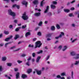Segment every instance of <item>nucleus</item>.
Wrapping results in <instances>:
<instances>
[{
	"instance_id": "f257e3e1",
	"label": "nucleus",
	"mask_w": 79,
	"mask_h": 79,
	"mask_svg": "<svg viewBox=\"0 0 79 79\" xmlns=\"http://www.w3.org/2000/svg\"><path fill=\"white\" fill-rule=\"evenodd\" d=\"M42 45V44L41 43V42L40 41L37 42L35 43V48H40L41 47V46Z\"/></svg>"
},
{
	"instance_id": "f03ea898",
	"label": "nucleus",
	"mask_w": 79,
	"mask_h": 79,
	"mask_svg": "<svg viewBox=\"0 0 79 79\" xmlns=\"http://www.w3.org/2000/svg\"><path fill=\"white\" fill-rule=\"evenodd\" d=\"M8 13L9 14V15L13 16V18H15V16H16V14L15 12H13L11 9H9L8 10Z\"/></svg>"
},
{
	"instance_id": "7ed1b4c3",
	"label": "nucleus",
	"mask_w": 79,
	"mask_h": 79,
	"mask_svg": "<svg viewBox=\"0 0 79 79\" xmlns=\"http://www.w3.org/2000/svg\"><path fill=\"white\" fill-rule=\"evenodd\" d=\"M71 55L72 56H74L75 55L77 56L76 57H75L74 58L75 59H79V54H76V53L74 52H71L70 53Z\"/></svg>"
},
{
	"instance_id": "20e7f679",
	"label": "nucleus",
	"mask_w": 79,
	"mask_h": 79,
	"mask_svg": "<svg viewBox=\"0 0 79 79\" xmlns=\"http://www.w3.org/2000/svg\"><path fill=\"white\" fill-rule=\"evenodd\" d=\"M22 18L24 19V20H27L28 19V16L26 15V13L25 12L23 15Z\"/></svg>"
},
{
	"instance_id": "39448f33",
	"label": "nucleus",
	"mask_w": 79,
	"mask_h": 79,
	"mask_svg": "<svg viewBox=\"0 0 79 79\" xmlns=\"http://www.w3.org/2000/svg\"><path fill=\"white\" fill-rule=\"evenodd\" d=\"M35 71H36L37 74H38V75H40V74H41V73H42V72L41 70H38L37 69H35Z\"/></svg>"
},
{
	"instance_id": "423d86ee",
	"label": "nucleus",
	"mask_w": 79,
	"mask_h": 79,
	"mask_svg": "<svg viewBox=\"0 0 79 79\" xmlns=\"http://www.w3.org/2000/svg\"><path fill=\"white\" fill-rule=\"evenodd\" d=\"M12 37H13V36L10 35L9 38H6L5 40V41L6 42H8V41H9L10 39H12Z\"/></svg>"
},
{
	"instance_id": "0eeeda50",
	"label": "nucleus",
	"mask_w": 79,
	"mask_h": 79,
	"mask_svg": "<svg viewBox=\"0 0 79 79\" xmlns=\"http://www.w3.org/2000/svg\"><path fill=\"white\" fill-rule=\"evenodd\" d=\"M26 1H23L22 2V4L23 5L25 6L26 7H27V4H28V2H26Z\"/></svg>"
},
{
	"instance_id": "6e6552de",
	"label": "nucleus",
	"mask_w": 79,
	"mask_h": 79,
	"mask_svg": "<svg viewBox=\"0 0 79 79\" xmlns=\"http://www.w3.org/2000/svg\"><path fill=\"white\" fill-rule=\"evenodd\" d=\"M32 69L30 68L27 69V73L28 74H30L31 73H32Z\"/></svg>"
},
{
	"instance_id": "1a4fd4ad",
	"label": "nucleus",
	"mask_w": 79,
	"mask_h": 79,
	"mask_svg": "<svg viewBox=\"0 0 79 79\" xmlns=\"http://www.w3.org/2000/svg\"><path fill=\"white\" fill-rule=\"evenodd\" d=\"M40 15H41V13L40 12L37 13L35 14V16H37V17L40 16Z\"/></svg>"
},
{
	"instance_id": "9d476101",
	"label": "nucleus",
	"mask_w": 79,
	"mask_h": 79,
	"mask_svg": "<svg viewBox=\"0 0 79 79\" xmlns=\"http://www.w3.org/2000/svg\"><path fill=\"white\" fill-rule=\"evenodd\" d=\"M27 76L26 74H23L22 75V78H23V79H25V78H27Z\"/></svg>"
},
{
	"instance_id": "9b49d317",
	"label": "nucleus",
	"mask_w": 79,
	"mask_h": 79,
	"mask_svg": "<svg viewBox=\"0 0 79 79\" xmlns=\"http://www.w3.org/2000/svg\"><path fill=\"white\" fill-rule=\"evenodd\" d=\"M33 3L34 5H38V0H35L33 1Z\"/></svg>"
},
{
	"instance_id": "f8f14e48",
	"label": "nucleus",
	"mask_w": 79,
	"mask_h": 79,
	"mask_svg": "<svg viewBox=\"0 0 79 79\" xmlns=\"http://www.w3.org/2000/svg\"><path fill=\"white\" fill-rule=\"evenodd\" d=\"M49 9V6H47L46 7V9L44 12V13H47L48 12Z\"/></svg>"
},
{
	"instance_id": "ddd939ff",
	"label": "nucleus",
	"mask_w": 79,
	"mask_h": 79,
	"mask_svg": "<svg viewBox=\"0 0 79 79\" xmlns=\"http://www.w3.org/2000/svg\"><path fill=\"white\" fill-rule=\"evenodd\" d=\"M16 79L19 78V73L17 72L16 75Z\"/></svg>"
},
{
	"instance_id": "4468645a",
	"label": "nucleus",
	"mask_w": 79,
	"mask_h": 79,
	"mask_svg": "<svg viewBox=\"0 0 79 79\" xmlns=\"http://www.w3.org/2000/svg\"><path fill=\"white\" fill-rule=\"evenodd\" d=\"M40 58H41V57L40 56H38L36 59V62L37 63H39V60H40Z\"/></svg>"
},
{
	"instance_id": "2eb2a0df",
	"label": "nucleus",
	"mask_w": 79,
	"mask_h": 79,
	"mask_svg": "<svg viewBox=\"0 0 79 79\" xmlns=\"http://www.w3.org/2000/svg\"><path fill=\"white\" fill-rule=\"evenodd\" d=\"M52 33H49L46 35V37H50L52 35Z\"/></svg>"
},
{
	"instance_id": "dca6fc26",
	"label": "nucleus",
	"mask_w": 79,
	"mask_h": 79,
	"mask_svg": "<svg viewBox=\"0 0 79 79\" xmlns=\"http://www.w3.org/2000/svg\"><path fill=\"white\" fill-rule=\"evenodd\" d=\"M19 35H15V37H14V39L15 40H16L18 39V38H19Z\"/></svg>"
},
{
	"instance_id": "f3484780",
	"label": "nucleus",
	"mask_w": 79,
	"mask_h": 79,
	"mask_svg": "<svg viewBox=\"0 0 79 79\" xmlns=\"http://www.w3.org/2000/svg\"><path fill=\"white\" fill-rule=\"evenodd\" d=\"M29 35H31V32H27L25 34L26 37H27Z\"/></svg>"
},
{
	"instance_id": "a211bd4d",
	"label": "nucleus",
	"mask_w": 79,
	"mask_h": 79,
	"mask_svg": "<svg viewBox=\"0 0 79 79\" xmlns=\"http://www.w3.org/2000/svg\"><path fill=\"white\" fill-rule=\"evenodd\" d=\"M44 0H43L40 3V6H44Z\"/></svg>"
},
{
	"instance_id": "6ab92c4d",
	"label": "nucleus",
	"mask_w": 79,
	"mask_h": 79,
	"mask_svg": "<svg viewBox=\"0 0 79 79\" xmlns=\"http://www.w3.org/2000/svg\"><path fill=\"white\" fill-rule=\"evenodd\" d=\"M4 34H6V35H8V34H9V31H4Z\"/></svg>"
},
{
	"instance_id": "aec40b11",
	"label": "nucleus",
	"mask_w": 79,
	"mask_h": 79,
	"mask_svg": "<svg viewBox=\"0 0 79 79\" xmlns=\"http://www.w3.org/2000/svg\"><path fill=\"white\" fill-rule=\"evenodd\" d=\"M21 29V27H19L15 29V31L16 32H18V31H19V29Z\"/></svg>"
},
{
	"instance_id": "412c9836",
	"label": "nucleus",
	"mask_w": 79,
	"mask_h": 79,
	"mask_svg": "<svg viewBox=\"0 0 79 79\" xmlns=\"http://www.w3.org/2000/svg\"><path fill=\"white\" fill-rule=\"evenodd\" d=\"M51 7L52 9H54V8H55V5L52 4L51 5Z\"/></svg>"
},
{
	"instance_id": "4be33fe9",
	"label": "nucleus",
	"mask_w": 79,
	"mask_h": 79,
	"mask_svg": "<svg viewBox=\"0 0 79 79\" xmlns=\"http://www.w3.org/2000/svg\"><path fill=\"white\" fill-rule=\"evenodd\" d=\"M11 43H12V42H10L8 43H6L5 44V47L6 48L7 47V45H8V44H11Z\"/></svg>"
},
{
	"instance_id": "5701e85b",
	"label": "nucleus",
	"mask_w": 79,
	"mask_h": 79,
	"mask_svg": "<svg viewBox=\"0 0 79 79\" xmlns=\"http://www.w3.org/2000/svg\"><path fill=\"white\" fill-rule=\"evenodd\" d=\"M64 12H65L66 13H68L69 11V10L68 9H64Z\"/></svg>"
},
{
	"instance_id": "b1692460",
	"label": "nucleus",
	"mask_w": 79,
	"mask_h": 79,
	"mask_svg": "<svg viewBox=\"0 0 79 79\" xmlns=\"http://www.w3.org/2000/svg\"><path fill=\"white\" fill-rule=\"evenodd\" d=\"M56 27L58 29H60V25L58 24L56 25Z\"/></svg>"
},
{
	"instance_id": "393cba45",
	"label": "nucleus",
	"mask_w": 79,
	"mask_h": 79,
	"mask_svg": "<svg viewBox=\"0 0 79 79\" xmlns=\"http://www.w3.org/2000/svg\"><path fill=\"white\" fill-rule=\"evenodd\" d=\"M51 29L52 31H54L55 29V27L54 26H52L51 27Z\"/></svg>"
},
{
	"instance_id": "a878e982",
	"label": "nucleus",
	"mask_w": 79,
	"mask_h": 79,
	"mask_svg": "<svg viewBox=\"0 0 79 79\" xmlns=\"http://www.w3.org/2000/svg\"><path fill=\"white\" fill-rule=\"evenodd\" d=\"M64 48L63 49V51L64 52V51H65L67 49V46H65L64 47Z\"/></svg>"
},
{
	"instance_id": "bb28decb",
	"label": "nucleus",
	"mask_w": 79,
	"mask_h": 79,
	"mask_svg": "<svg viewBox=\"0 0 79 79\" xmlns=\"http://www.w3.org/2000/svg\"><path fill=\"white\" fill-rule=\"evenodd\" d=\"M6 58L5 57H3L2 58V60L3 61H6Z\"/></svg>"
},
{
	"instance_id": "cd10ccee",
	"label": "nucleus",
	"mask_w": 79,
	"mask_h": 79,
	"mask_svg": "<svg viewBox=\"0 0 79 79\" xmlns=\"http://www.w3.org/2000/svg\"><path fill=\"white\" fill-rule=\"evenodd\" d=\"M43 52V51L40 50L39 52H37V54H40V53H42Z\"/></svg>"
},
{
	"instance_id": "c85d7f7f",
	"label": "nucleus",
	"mask_w": 79,
	"mask_h": 79,
	"mask_svg": "<svg viewBox=\"0 0 79 79\" xmlns=\"http://www.w3.org/2000/svg\"><path fill=\"white\" fill-rule=\"evenodd\" d=\"M26 64L27 66H30V64H29V61H28V62L26 63Z\"/></svg>"
},
{
	"instance_id": "c756f323",
	"label": "nucleus",
	"mask_w": 79,
	"mask_h": 79,
	"mask_svg": "<svg viewBox=\"0 0 79 79\" xmlns=\"http://www.w3.org/2000/svg\"><path fill=\"white\" fill-rule=\"evenodd\" d=\"M42 21H40V22L39 24H38L39 26H42Z\"/></svg>"
},
{
	"instance_id": "7c9ffc66",
	"label": "nucleus",
	"mask_w": 79,
	"mask_h": 79,
	"mask_svg": "<svg viewBox=\"0 0 79 79\" xmlns=\"http://www.w3.org/2000/svg\"><path fill=\"white\" fill-rule=\"evenodd\" d=\"M53 4H54V5H56L57 4V2L56 1H53L52 2Z\"/></svg>"
},
{
	"instance_id": "2f4dec72",
	"label": "nucleus",
	"mask_w": 79,
	"mask_h": 79,
	"mask_svg": "<svg viewBox=\"0 0 79 79\" xmlns=\"http://www.w3.org/2000/svg\"><path fill=\"white\" fill-rule=\"evenodd\" d=\"M41 32H40L39 31L38 32V34H37V35H39L40 36L41 35Z\"/></svg>"
},
{
	"instance_id": "473e14b6",
	"label": "nucleus",
	"mask_w": 79,
	"mask_h": 79,
	"mask_svg": "<svg viewBox=\"0 0 79 79\" xmlns=\"http://www.w3.org/2000/svg\"><path fill=\"white\" fill-rule=\"evenodd\" d=\"M48 16H52V13H51V12H48Z\"/></svg>"
},
{
	"instance_id": "72a5a7b5",
	"label": "nucleus",
	"mask_w": 79,
	"mask_h": 79,
	"mask_svg": "<svg viewBox=\"0 0 79 79\" xmlns=\"http://www.w3.org/2000/svg\"><path fill=\"white\" fill-rule=\"evenodd\" d=\"M17 62L18 63H19V64L20 63H23V61H20L19 60H17Z\"/></svg>"
},
{
	"instance_id": "f704fd0d",
	"label": "nucleus",
	"mask_w": 79,
	"mask_h": 79,
	"mask_svg": "<svg viewBox=\"0 0 79 79\" xmlns=\"http://www.w3.org/2000/svg\"><path fill=\"white\" fill-rule=\"evenodd\" d=\"M32 56L33 57H35V53L34 52L32 54Z\"/></svg>"
},
{
	"instance_id": "c9c22d12",
	"label": "nucleus",
	"mask_w": 79,
	"mask_h": 79,
	"mask_svg": "<svg viewBox=\"0 0 79 79\" xmlns=\"http://www.w3.org/2000/svg\"><path fill=\"white\" fill-rule=\"evenodd\" d=\"M65 73H61V76H65Z\"/></svg>"
},
{
	"instance_id": "e433bc0d",
	"label": "nucleus",
	"mask_w": 79,
	"mask_h": 79,
	"mask_svg": "<svg viewBox=\"0 0 79 79\" xmlns=\"http://www.w3.org/2000/svg\"><path fill=\"white\" fill-rule=\"evenodd\" d=\"M26 25H25L24 26V25H23L22 26V29H25V28H26Z\"/></svg>"
},
{
	"instance_id": "4c0bfd02",
	"label": "nucleus",
	"mask_w": 79,
	"mask_h": 79,
	"mask_svg": "<svg viewBox=\"0 0 79 79\" xmlns=\"http://www.w3.org/2000/svg\"><path fill=\"white\" fill-rule=\"evenodd\" d=\"M26 56V54H23L21 55V56L22 57H24Z\"/></svg>"
},
{
	"instance_id": "58836bf2",
	"label": "nucleus",
	"mask_w": 79,
	"mask_h": 79,
	"mask_svg": "<svg viewBox=\"0 0 79 79\" xmlns=\"http://www.w3.org/2000/svg\"><path fill=\"white\" fill-rule=\"evenodd\" d=\"M62 48V46H61V45L59 46L58 47V48H59L60 50H61Z\"/></svg>"
},
{
	"instance_id": "ea45409f",
	"label": "nucleus",
	"mask_w": 79,
	"mask_h": 79,
	"mask_svg": "<svg viewBox=\"0 0 79 79\" xmlns=\"http://www.w3.org/2000/svg\"><path fill=\"white\" fill-rule=\"evenodd\" d=\"M78 14H79V11L75 12V15H77V14L78 15Z\"/></svg>"
},
{
	"instance_id": "a19ab883",
	"label": "nucleus",
	"mask_w": 79,
	"mask_h": 79,
	"mask_svg": "<svg viewBox=\"0 0 79 79\" xmlns=\"http://www.w3.org/2000/svg\"><path fill=\"white\" fill-rule=\"evenodd\" d=\"M75 9V8H74V7H72L70 8V10H71V11H73V10H74Z\"/></svg>"
},
{
	"instance_id": "79ce46f5",
	"label": "nucleus",
	"mask_w": 79,
	"mask_h": 79,
	"mask_svg": "<svg viewBox=\"0 0 79 79\" xmlns=\"http://www.w3.org/2000/svg\"><path fill=\"white\" fill-rule=\"evenodd\" d=\"M17 5L15 4L13 5L12 7L13 8H15V7H16Z\"/></svg>"
},
{
	"instance_id": "37998d69",
	"label": "nucleus",
	"mask_w": 79,
	"mask_h": 79,
	"mask_svg": "<svg viewBox=\"0 0 79 79\" xmlns=\"http://www.w3.org/2000/svg\"><path fill=\"white\" fill-rule=\"evenodd\" d=\"M7 66H11V63H8Z\"/></svg>"
},
{
	"instance_id": "c03bdc74",
	"label": "nucleus",
	"mask_w": 79,
	"mask_h": 79,
	"mask_svg": "<svg viewBox=\"0 0 79 79\" xmlns=\"http://www.w3.org/2000/svg\"><path fill=\"white\" fill-rule=\"evenodd\" d=\"M4 45V43H2L0 44V47H3Z\"/></svg>"
},
{
	"instance_id": "a18cd8bd",
	"label": "nucleus",
	"mask_w": 79,
	"mask_h": 79,
	"mask_svg": "<svg viewBox=\"0 0 79 79\" xmlns=\"http://www.w3.org/2000/svg\"><path fill=\"white\" fill-rule=\"evenodd\" d=\"M56 77L57 78H61V76H60V75H58L57 76H56Z\"/></svg>"
},
{
	"instance_id": "49530a36",
	"label": "nucleus",
	"mask_w": 79,
	"mask_h": 79,
	"mask_svg": "<svg viewBox=\"0 0 79 79\" xmlns=\"http://www.w3.org/2000/svg\"><path fill=\"white\" fill-rule=\"evenodd\" d=\"M49 58H50V56H48L46 58V60H48L49 59Z\"/></svg>"
},
{
	"instance_id": "de8ad7c7",
	"label": "nucleus",
	"mask_w": 79,
	"mask_h": 79,
	"mask_svg": "<svg viewBox=\"0 0 79 79\" xmlns=\"http://www.w3.org/2000/svg\"><path fill=\"white\" fill-rule=\"evenodd\" d=\"M2 71V66H0V71Z\"/></svg>"
},
{
	"instance_id": "09e8293b",
	"label": "nucleus",
	"mask_w": 79,
	"mask_h": 79,
	"mask_svg": "<svg viewBox=\"0 0 79 79\" xmlns=\"http://www.w3.org/2000/svg\"><path fill=\"white\" fill-rule=\"evenodd\" d=\"M29 47H34V45H31V44H29L28 46Z\"/></svg>"
},
{
	"instance_id": "8fccbe9b",
	"label": "nucleus",
	"mask_w": 79,
	"mask_h": 79,
	"mask_svg": "<svg viewBox=\"0 0 79 79\" xmlns=\"http://www.w3.org/2000/svg\"><path fill=\"white\" fill-rule=\"evenodd\" d=\"M72 77L73 79V74H74V73H73V71L72 72Z\"/></svg>"
},
{
	"instance_id": "3c124183",
	"label": "nucleus",
	"mask_w": 79,
	"mask_h": 79,
	"mask_svg": "<svg viewBox=\"0 0 79 79\" xmlns=\"http://www.w3.org/2000/svg\"><path fill=\"white\" fill-rule=\"evenodd\" d=\"M9 28L10 29H11V28H13V25H10L9 26Z\"/></svg>"
},
{
	"instance_id": "603ef678",
	"label": "nucleus",
	"mask_w": 79,
	"mask_h": 79,
	"mask_svg": "<svg viewBox=\"0 0 79 79\" xmlns=\"http://www.w3.org/2000/svg\"><path fill=\"white\" fill-rule=\"evenodd\" d=\"M17 22H18V20H15L14 21V23H15L16 24L17 23Z\"/></svg>"
},
{
	"instance_id": "864d4df0",
	"label": "nucleus",
	"mask_w": 79,
	"mask_h": 79,
	"mask_svg": "<svg viewBox=\"0 0 79 79\" xmlns=\"http://www.w3.org/2000/svg\"><path fill=\"white\" fill-rule=\"evenodd\" d=\"M69 16H70V17H71L72 16H73V14H70L69 15Z\"/></svg>"
},
{
	"instance_id": "5fc2aeb1",
	"label": "nucleus",
	"mask_w": 79,
	"mask_h": 79,
	"mask_svg": "<svg viewBox=\"0 0 79 79\" xmlns=\"http://www.w3.org/2000/svg\"><path fill=\"white\" fill-rule=\"evenodd\" d=\"M19 7H20L19 6V5H17V6H16V7L18 9H19Z\"/></svg>"
},
{
	"instance_id": "6e6d98bb",
	"label": "nucleus",
	"mask_w": 79,
	"mask_h": 79,
	"mask_svg": "<svg viewBox=\"0 0 79 79\" xmlns=\"http://www.w3.org/2000/svg\"><path fill=\"white\" fill-rule=\"evenodd\" d=\"M14 69H15V71H18V69L16 68H15Z\"/></svg>"
},
{
	"instance_id": "4d7b16f0",
	"label": "nucleus",
	"mask_w": 79,
	"mask_h": 79,
	"mask_svg": "<svg viewBox=\"0 0 79 79\" xmlns=\"http://www.w3.org/2000/svg\"><path fill=\"white\" fill-rule=\"evenodd\" d=\"M2 37H3V34H0V39L1 38H2Z\"/></svg>"
},
{
	"instance_id": "13d9d810",
	"label": "nucleus",
	"mask_w": 79,
	"mask_h": 79,
	"mask_svg": "<svg viewBox=\"0 0 79 79\" xmlns=\"http://www.w3.org/2000/svg\"><path fill=\"white\" fill-rule=\"evenodd\" d=\"M78 61H76L75 62V63L74 64H75V65H76L77 64H78Z\"/></svg>"
},
{
	"instance_id": "bf43d9fd",
	"label": "nucleus",
	"mask_w": 79,
	"mask_h": 79,
	"mask_svg": "<svg viewBox=\"0 0 79 79\" xmlns=\"http://www.w3.org/2000/svg\"><path fill=\"white\" fill-rule=\"evenodd\" d=\"M76 40H77V39H75L74 40H73V41H72V43L74 42H75V41H76Z\"/></svg>"
},
{
	"instance_id": "052dcab7",
	"label": "nucleus",
	"mask_w": 79,
	"mask_h": 79,
	"mask_svg": "<svg viewBox=\"0 0 79 79\" xmlns=\"http://www.w3.org/2000/svg\"><path fill=\"white\" fill-rule=\"evenodd\" d=\"M36 40H37V39H36V38H35L33 39V41L34 42Z\"/></svg>"
},
{
	"instance_id": "680f3d73",
	"label": "nucleus",
	"mask_w": 79,
	"mask_h": 79,
	"mask_svg": "<svg viewBox=\"0 0 79 79\" xmlns=\"http://www.w3.org/2000/svg\"><path fill=\"white\" fill-rule=\"evenodd\" d=\"M39 27H37L35 28V31H37V29H39Z\"/></svg>"
},
{
	"instance_id": "e2e57ef3",
	"label": "nucleus",
	"mask_w": 79,
	"mask_h": 79,
	"mask_svg": "<svg viewBox=\"0 0 79 79\" xmlns=\"http://www.w3.org/2000/svg\"><path fill=\"white\" fill-rule=\"evenodd\" d=\"M31 60V57H30L27 60H28V61H29V60Z\"/></svg>"
},
{
	"instance_id": "0e129e2a",
	"label": "nucleus",
	"mask_w": 79,
	"mask_h": 79,
	"mask_svg": "<svg viewBox=\"0 0 79 79\" xmlns=\"http://www.w3.org/2000/svg\"><path fill=\"white\" fill-rule=\"evenodd\" d=\"M61 34L62 35H64V34L63 32H61Z\"/></svg>"
},
{
	"instance_id": "69168bd1",
	"label": "nucleus",
	"mask_w": 79,
	"mask_h": 79,
	"mask_svg": "<svg viewBox=\"0 0 79 79\" xmlns=\"http://www.w3.org/2000/svg\"><path fill=\"white\" fill-rule=\"evenodd\" d=\"M75 0H74L72 1V2H71V3H74V2H75Z\"/></svg>"
},
{
	"instance_id": "338daca9",
	"label": "nucleus",
	"mask_w": 79,
	"mask_h": 79,
	"mask_svg": "<svg viewBox=\"0 0 79 79\" xmlns=\"http://www.w3.org/2000/svg\"><path fill=\"white\" fill-rule=\"evenodd\" d=\"M70 5V2H68V3H67V6H68V5Z\"/></svg>"
},
{
	"instance_id": "774afa93",
	"label": "nucleus",
	"mask_w": 79,
	"mask_h": 79,
	"mask_svg": "<svg viewBox=\"0 0 79 79\" xmlns=\"http://www.w3.org/2000/svg\"><path fill=\"white\" fill-rule=\"evenodd\" d=\"M59 38H60L59 37V36L56 37H55L56 39H59Z\"/></svg>"
}]
</instances>
